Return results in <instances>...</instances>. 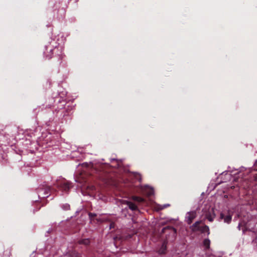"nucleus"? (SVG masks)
<instances>
[{"label":"nucleus","instance_id":"f257e3e1","mask_svg":"<svg viewBox=\"0 0 257 257\" xmlns=\"http://www.w3.org/2000/svg\"><path fill=\"white\" fill-rule=\"evenodd\" d=\"M161 232L162 233L165 234L166 236L168 235V237L166 236V240L163 241L161 247L158 250L160 254H164L166 253L167 250V244L168 241H173L175 239L176 230L174 227L167 226L162 229Z\"/></svg>","mask_w":257,"mask_h":257},{"label":"nucleus","instance_id":"f03ea898","mask_svg":"<svg viewBox=\"0 0 257 257\" xmlns=\"http://www.w3.org/2000/svg\"><path fill=\"white\" fill-rule=\"evenodd\" d=\"M54 190L50 186H45L38 189V194L40 198H46L49 196V194Z\"/></svg>","mask_w":257,"mask_h":257},{"label":"nucleus","instance_id":"7ed1b4c3","mask_svg":"<svg viewBox=\"0 0 257 257\" xmlns=\"http://www.w3.org/2000/svg\"><path fill=\"white\" fill-rule=\"evenodd\" d=\"M55 185L59 189L65 192L68 191L72 187L71 183L66 181L58 182Z\"/></svg>","mask_w":257,"mask_h":257},{"label":"nucleus","instance_id":"20e7f679","mask_svg":"<svg viewBox=\"0 0 257 257\" xmlns=\"http://www.w3.org/2000/svg\"><path fill=\"white\" fill-rule=\"evenodd\" d=\"M196 217V212L195 211H191L188 212L186 216V219H187V222L188 224H191L193 220Z\"/></svg>","mask_w":257,"mask_h":257},{"label":"nucleus","instance_id":"39448f33","mask_svg":"<svg viewBox=\"0 0 257 257\" xmlns=\"http://www.w3.org/2000/svg\"><path fill=\"white\" fill-rule=\"evenodd\" d=\"M202 221H197L195 222L192 225L190 226V229L193 232L200 231L201 226L200 224L201 223Z\"/></svg>","mask_w":257,"mask_h":257},{"label":"nucleus","instance_id":"423d86ee","mask_svg":"<svg viewBox=\"0 0 257 257\" xmlns=\"http://www.w3.org/2000/svg\"><path fill=\"white\" fill-rule=\"evenodd\" d=\"M220 218L223 219L224 222L229 223L231 221L232 217L230 215L225 216L223 213H221L220 215Z\"/></svg>","mask_w":257,"mask_h":257},{"label":"nucleus","instance_id":"0eeeda50","mask_svg":"<svg viewBox=\"0 0 257 257\" xmlns=\"http://www.w3.org/2000/svg\"><path fill=\"white\" fill-rule=\"evenodd\" d=\"M66 256L67 257H81L80 254L74 250L68 251L66 254Z\"/></svg>","mask_w":257,"mask_h":257},{"label":"nucleus","instance_id":"6e6552de","mask_svg":"<svg viewBox=\"0 0 257 257\" xmlns=\"http://www.w3.org/2000/svg\"><path fill=\"white\" fill-rule=\"evenodd\" d=\"M126 204L129 208L133 211L137 210L138 209L137 206L132 202L126 201Z\"/></svg>","mask_w":257,"mask_h":257},{"label":"nucleus","instance_id":"1a4fd4ad","mask_svg":"<svg viewBox=\"0 0 257 257\" xmlns=\"http://www.w3.org/2000/svg\"><path fill=\"white\" fill-rule=\"evenodd\" d=\"M205 218L210 222H212L215 218V214L208 212L205 214Z\"/></svg>","mask_w":257,"mask_h":257},{"label":"nucleus","instance_id":"9d476101","mask_svg":"<svg viewBox=\"0 0 257 257\" xmlns=\"http://www.w3.org/2000/svg\"><path fill=\"white\" fill-rule=\"evenodd\" d=\"M200 231H201L202 233L207 232L208 235L210 234L209 227L206 225L203 226H201Z\"/></svg>","mask_w":257,"mask_h":257},{"label":"nucleus","instance_id":"9b49d317","mask_svg":"<svg viewBox=\"0 0 257 257\" xmlns=\"http://www.w3.org/2000/svg\"><path fill=\"white\" fill-rule=\"evenodd\" d=\"M78 243L80 244L88 245L90 243V240L88 238L82 239L78 241Z\"/></svg>","mask_w":257,"mask_h":257},{"label":"nucleus","instance_id":"f8f14e48","mask_svg":"<svg viewBox=\"0 0 257 257\" xmlns=\"http://www.w3.org/2000/svg\"><path fill=\"white\" fill-rule=\"evenodd\" d=\"M132 199L134 201L140 203L145 202V199L139 196H134L132 197Z\"/></svg>","mask_w":257,"mask_h":257},{"label":"nucleus","instance_id":"ddd939ff","mask_svg":"<svg viewBox=\"0 0 257 257\" xmlns=\"http://www.w3.org/2000/svg\"><path fill=\"white\" fill-rule=\"evenodd\" d=\"M210 241L209 239H205L203 241V245L206 248L208 249L210 247Z\"/></svg>","mask_w":257,"mask_h":257},{"label":"nucleus","instance_id":"4468645a","mask_svg":"<svg viewBox=\"0 0 257 257\" xmlns=\"http://www.w3.org/2000/svg\"><path fill=\"white\" fill-rule=\"evenodd\" d=\"M88 215H89V219L91 220H94L95 217H96L97 216V214L96 213H91V212H89L88 213Z\"/></svg>","mask_w":257,"mask_h":257},{"label":"nucleus","instance_id":"2eb2a0df","mask_svg":"<svg viewBox=\"0 0 257 257\" xmlns=\"http://www.w3.org/2000/svg\"><path fill=\"white\" fill-rule=\"evenodd\" d=\"M62 208L64 210H68L70 209V206L68 204H65L62 205Z\"/></svg>","mask_w":257,"mask_h":257},{"label":"nucleus","instance_id":"dca6fc26","mask_svg":"<svg viewBox=\"0 0 257 257\" xmlns=\"http://www.w3.org/2000/svg\"><path fill=\"white\" fill-rule=\"evenodd\" d=\"M52 51H53V50L52 49H50V53H51V54L50 55H49V54H46V58L47 59H50V58H52Z\"/></svg>","mask_w":257,"mask_h":257},{"label":"nucleus","instance_id":"f3484780","mask_svg":"<svg viewBox=\"0 0 257 257\" xmlns=\"http://www.w3.org/2000/svg\"><path fill=\"white\" fill-rule=\"evenodd\" d=\"M113 226H114V223H112L110 224V228H112L113 227Z\"/></svg>","mask_w":257,"mask_h":257},{"label":"nucleus","instance_id":"a211bd4d","mask_svg":"<svg viewBox=\"0 0 257 257\" xmlns=\"http://www.w3.org/2000/svg\"><path fill=\"white\" fill-rule=\"evenodd\" d=\"M96 220H97L98 221H99V220L98 219H96Z\"/></svg>","mask_w":257,"mask_h":257},{"label":"nucleus","instance_id":"6ab92c4d","mask_svg":"<svg viewBox=\"0 0 257 257\" xmlns=\"http://www.w3.org/2000/svg\"><path fill=\"white\" fill-rule=\"evenodd\" d=\"M255 163H256V164H257V160L256 161V162H255Z\"/></svg>","mask_w":257,"mask_h":257}]
</instances>
